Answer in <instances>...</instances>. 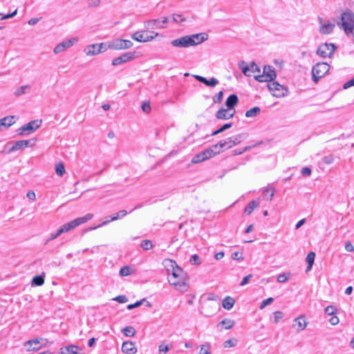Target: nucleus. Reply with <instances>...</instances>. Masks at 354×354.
Masks as SVG:
<instances>
[{
	"instance_id": "obj_1",
	"label": "nucleus",
	"mask_w": 354,
	"mask_h": 354,
	"mask_svg": "<svg viewBox=\"0 0 354 354\" xmlns=\"http://www.w3.org/2000/svg\"><path fill=\"white\" fill-rule=\"evenodd\" d=\"M164 265L167 271L169 283L177 290L182 292H186L188 289L187 273L173 260H165Z\"/></svg>"
},
{
	"instance_id": "obj_2",
	"label": "nucleus",
	"mask_w": 354,
	"mask_h": 354,
	"mask_svg": "<svg viewBox=\"0 0 354 354\" xmlns=\"http://www.w3.org/2000/svg\"><path fill=\"white\" fill-rule=\"evenodd\" d=\"M207 38V34L201 32L181 37L172 40L171 44L174 47L188 48L200 44L206 41Z\"/></svg>"
},
{
	"instance_id": "obj_3",
	"label": "nucleus",
	"mask_w": 354,
	"mask_h": 354,
	"mask_svg": "<svg viewBox=\"0 0 354 354\" xmlns=\"http://www.w3.org/2000/svg\"><path fill=\"white\" fill-rule=\"evenodd\" d=\"M93 214H87L82 217L77 218L68 223L64 224L57 230L56 232L50 234V236L48 241H52L57 238L62 234L69 232L70 230L75 228L78 225L83 224L87 222L88 221L91 220L93 218Z\"/></svg>"
},
{
	"instance_id": "obj_4",
	"label": "nucleus",
	"mask_w": 354,
	"mask_h": 354,
	"mask_svg": "<svg viewBox=\"0 0 354 354\" xmlns=\"http://www.w3.org/2000/svg\"><path fill=\"white\" fill-rule=\"evenodd\" d=\"M337 25L348 35L349 32L354 30V13L348 10L344 12L341 15V21L337 22Z\"/></svg>"
},
{
	"instance_id": "obj_5",
	"label": "nucleus",
	"mask_w": 354,
	"mask_h": 354,
	"mask_svg": "<svg viewBox=\"0 0 354 354\" xmlns=\"http://www.w3.org/2000/svg\"><path fill=\"white\" fill-rule=\"evenodd\" d=\"M330 70V65L326 62H319L313 66L312 79L315 83L324 77Z\"/></svg>"
},
{
	"instance_id": "obj_6",
	"label": "nucleus",
	"mask_w": 354,
	"mask_h": 354,
	"mask_svg": "<svg viewBox=\"0 0 354 354\" xmlns=\"http://www.w3.org/2000/svg\"><path fill=\"white\" fill-rule=\"evenodd\" d=\"M277 77L274 68L270 65L263 67V74L254 76V80L259 82H269Z\"/></svg>"
},
{
	"instance_id": "obj_7",
	"label": "nucleus",
	"mask_w": 354,
	"mask_h": 354,
	"mask_svg": "<svg viewBox=\"0 0 354 354\" xmlns=\"http://www.w3.org/2000/svg\"><path fill=\"white\" fill-rule=\"evenodd\" d=\"M268 88L274 97H281L287 95L288 89L277 82H269L268 84Z\"/></svg>"
},
{
	"instance_id": "obj_8",
	"label": "nucleus",
	"mask_w": 354,
	"mask_h": 354,
	"mask_svg": "<svg viewBox=\"0 0 354 354\" xmlns=\"http://www.w3.org/2000/svg\"><path fill=\"white\" fill-rule=\"evenodd\" d=\"M133 43L129 39H115L108 43V48L111 50H125L130 48Z\"/></svg>"
},
{
	"instance_id": "obj_9",
	"label": "nucleus",
	"mask_w": 354,
	"mask_h": 354,
	"mask_svg": "<svg viewBox=\"0 0 354 354\" xmlns=\"http://www.w3.org/2000/svg\"><path fill=\"white\" fill-rule=\"evenodd\" d=\"M41 124V120H35L29 122L17 129L19 136L28 135L34 132L39 128Z\"/></svg>"
},
{
	"instance_id": "obj_10",
	"label": "nucleus",
	"mask_w": 354,
	"mask_h": 354,
	"mask_svg": "<svg viewBox=\"0 0 354 354\" xmlns=\"http://www.w3.org/2000/svg\"><path fill=\"white\" fill-rule=\"evenodd\" d=\"M158 35V33H154L153 32H147L146 30L137 31L131 35V38L139 42H147L151 41L156 37Z\"/></svg>"
},
{
	"instance_id": "obj_11",
	"label": "nucleus",
	"mask_w": 354,
	"mask_h": 354,
	"mask_svg": "<svg viewBox=\"0 0 354 354\" xmlns=\"http://www.w3.org/2000/svg\"><path fill=\"white\" fill-rule=\"evenodd\" d=\"M336 46L332 43H324L319 46L317 50V54L322 58L331 57Z\"/></svg>"
},
{
	"instance_id": "obj_12",
	"label": "nucleus",
	"mask_w": 354,
	"mask_h": 354,
	"mask_svg": "<svg viewBox=\"0 0 354 354\" xmlns=\"http://www.w3.org/2000/svg\"><path fill=\"white\" fill-rule=\"evenodd\" d=\"M245 62L243 61H241L239 64V66L241 69L242 73L245 76L250 77L251 75L250 72L260 73L261 71L260 68L257 65V64L254 62H252L250 66H243Z\"/></svg>"
},
{
	"instance_id": "obj_13",
	"label": "nucleus",
	"mask_w": 354,
	"mask_h": 354,
	"mask_svg": "<svg viewBox=\"0 0 354 354\" xmlns=\"http://www.w3.org/2000/svg\"><path fill=\"white\" fill-rule=\"evenodd\" d=\"M135 58V52L124 53L120 56L114 58L112 60V65L115 66L120 64L128 62Z\"/></svg>"
},
{
	"instance_id": "obj_14",
	"label": "nucleus",
	"mask_w": 354,
	"mask_h": 354,
	"mask_svg": "<svg viewBox=\"0 0 354 354\" xmlns=\"http://www.w3.org/2000/svg\"><path fill=\"white\" fill-rule=\"evenodd\" d=\"M44 340L42 338H35L33 339H30L25 342L24 346L28 347V351H37L41 347L39 344L41 341Z\"/></svg>"
},
{
	"instance_id": "obj_15",
	"label": "nucleus",
	"mask_w": 354,
	"mask_h": 354,
	"mask_svg": "<svg viewBox=\"0 0 354 354\" xmlns=\"http://www.w3.org/2000/svg\"><path fill=\"white\" fill-rule=\"evenodd\" d=\"M127 214V212L126 210H124V209L120 210L118 212H117L116 214H115L114 215H113L112 216H111L110 220L104 221L101 224H100L98 226L91 227L90 230H94V229H96L97 227H100L109 224L111 221H115L118 219H121L123 217H124Z\"/></svg>"
},
{
	"instance_id": "obj_16",
	"label": "nucleus",
	"mask_w": 354,
	"mask_h": 354,
	"mask_svg": "<svg viewBox=\"0 0 354 354\" xmlns=\"http://www.w3.org/2000/svg\"><path fill=\"white\" fill-rule=\"evenodd\" d=\"M122 351L126 354H136L138 351L135 343L131 341H126L122 343Z\"/></svg>"
},
{
	"instance_id": "obj_17",
	"label": "nucleus",
	"mask_w": 354,
	"mask_h": 354,
	"mask_svg": "<svg viewBox=\"0 0 354 354\" xmlns=\"http://www.w3.org/2000/svg\"><path fill=\"white\" fill-rule=\"evenodd\" d=\"M232 139L231 137H229L225 140H221L218 143L216 144L218 147L219 151H223L225 149H231L234 145L232 142Z\"/></svg>"
},
{
	"instance_id": "obj_18",
	"label": "nucleus",
	"mask_w": 354,
	"mask_h": 354,
	"mask_svg": "<svg viewBox=\"0 0 354 354\" xmlns=\"http://www.w3.org/2000/svg\"><path fill=\"white\" fill-rule=\"evenodd\" d=\"M229 109H225L223 108L220 109L217 111L216 113V118L218 120H228L233 118L235 111L232 113H230Z\"/></svg>"
},
{
	"instance_id": "obj_19",
	"label": "nucleus",
	"mask_w": 354,
	"mask_h": 354,
	"mask_svg": "<svg viewBox=\"0 0 354 354\" xmlns=\"http://www.w3.org/2000/svg\"><path fill=\"white\" fill-rule=\"evenodd\" d=\"M31 140H18L14 143L12 147L9 149V152H12L15 151L19 150L21 149H24L28 147V146H32V145H30Z\"/></svg>"
},
{
	"instance_id": "obj_20",
	"label": "nucleus",
	"mask_w": 354,
	"mask_h": 354,
	"mask_svg": "<svg viewBox=\"0 0 354 354\" xmlns=\"http://www.w3.org/2000/svg\"><path fill=\"white\" fill-rule=\"evenodd\" d=\"M145 27L147 29H156V28H164L165 26L160 24V20L158 19H151L145 21Z\"/></svg>"
},
{
	"instance_id": "obj_21",
	"label": "nucleus",
	"mask_w": 354,
	"mask_h": 354,
	"mask_svg": "<svg viewBox=\"0 0 354 354\" xmlns=\"http://www.w3.org/2000/svg\"><path fill=\"white\" fill-rule=\"evenodd\" d=\"M202 153L204 156L205 159L207 160L208 158H212L214 155L219 153L220 151L218 149L217 145H214L209 149H207L204 150L203 151H202Z\"/></svg>"
},
{
	"instance_id": "obj_22",
	"label": "nucleus",
	"mask_w": 354,
	"mask_h": 354,
	"mask_svg": "<svg viewBox=\"0 0 354 354\" xmlns=\"http://www.w3.org/2000/svg\"><path fill=\"white\" fill-rule=\"evenodd\" d=\"M239 102V98L236 94L230 95L225 101V106L229 110L233 109Z\"/></svg>"
},
{
	"instance_id": "obj_23",
	"label": "nucleus",
	"mask_w": 354,
	"mask_h": 354,
	"mask_svg": "<svg viewBox=\"0 0 354 354\" xmlns=\"http://www.w3.org/2000/svg\"><path fill=\"white\" fill-rule=\"evenodd\" d=\"M335 26V25L333 23L322 24L319 26V32L324 35H328L333 31Z\"/></svg>"
},
{
	"instance_id": "obj_24",
	"label": "nucleus",
	"mask_w": 354,
	"mask_h": 354,
	"mask_svg": "<svg viewBox=\"0 0 354 354\" xmlns=\"http://www.w3.org/2000/svg\"><path fill=\"white\" fill-rule=\"evenodd\" d=\"M294 322L297 326V330L298 331L303 330L307 326L308 322L305 319V317L304 315H301L295 319Z\"/></svg>"
},
{
	"instance_id": "obj_25",
	"label": "nucleus",
	"mask_w": 354,
	"mask_h": 354,
	"mask_svg": "<svg viewBox=\"0 0 354 354\" xmlns=\"http://www.w3.org/2000/svg\"><path fill=\"white\" fill-rule=\"evenodd\" d=\"M44 273L40 275L35 276L32 278L31 281L32 286H40L44 283Z\"/></svg>"
},
{
	"instance_id": "obj_26",
	"label": "nucleus",
	"mask_w": 354,
	"mask_h": 354,
	"mask_svg": "<svg viewBox=\"0 0 354 354\" xmlns=\"http://www.w3.org/2000/svg\"><path fill=\"white\" fill-rule=\"evenodd\" d=\"M80 348L75 345H71L68 346H66L64 348H62L61 353L62 354H77L78 350Z\"/></svg>"
},
{
	"instance_id": "obj_27",
	"label": "nucleus",
	"mask_w": 354,
	"mask_h": 354,
	"mask_svg": "<svg viewBox=\"0 0 354 354\" xmlns=\"http://www.w3.org/2000/svg\"><path fill=\"white\" fill-rule=\"evenodd\" d=\"M234 303H235V300L232 297L227 296L223 300L222 304H223V307L225 309L230 310L234 306Z\"/></svg>"
},
{
	"instance_id": "obj_28",
	"label": "nucleus",
	"mask_w": 354,
	"mask_h": 354,
	"mask_svg": "<svg viewBox=\"0 0 354 354\" xmlns=\"http://www.w3.org/2000/svg\"><path fill=\"white\" fill-rule=\"evenodd\" d=\"M259 205V202L257 201H251L248 205L247 206L245 207V209H244V213L247 214H250L253 210L257 207Z\"/></svg>"
},
{
	"instance_id": "obj_29",
	"label": "nucleus",
	"mask_w": 354,
	"mask_h": 354,
	"mask_svg": "<svg viewBox=\"0 0 354 354\" xmlns=\"http://www.w3.org/2000/svg\"><path fill=\"white\" fill-rule=\"evenodd\" d=\"M315 258V253L314 252H310L306 257V261L308 263L307 268H306V272L310 271L312 269L313 265L314 263Z\"/></svg>"
},
{
	"instance_id": "obj_30",
	"label": "nucleus",
	"mask_w": 354,
	"mask_h": 354,
	"mask_svg": "<svg viewBox=\"0 0 354 354\" xmlns=\"http://www.w3.org/2000/svg\"><path fill=\"white\" fill-rule=\"evenodd\" d=\"M97 44L88 45L84 49V52L87 55L93 56L99 54V52L97 51Z\"/></svg>"
},
{
	"instance_id": "obj_31",
	"label": "nucleus",
	"mask_w": 354,
	"mask_h": 354,
	"mask_svg": "<svg viewBox=\"0 0 354 354\" xmlns=\"http://www.w3.org/2000/svg\"><path fill=\"white\" fill-rule=\"evenodd\" d=\"M261 111V109L258 106H254L245 112V116L247 118H253L257 116Z\"/></svg>"
},
{
	"instance_id": "obj_32",
	"label": "nucleus",
	"mask_w": 354,
	"mask_h": 354,
	"mask_svg": "<svg viewBox=\"0 0 354 354\" xmlns=\"http://www.w3.org/2000/svg\"><path fill=\"white\" fill-rule=\"evenodd\" d=\"M218 325L223 326L225 329H230L234 326V321L230 319H224L219 322Z\"/></svg>"
},
{
	"instance_id": "obj_33",
	"label": "nucleus",
	"mask_w": 354,
	"mask_h": 354,
	"mask_svg": "<svg viewBox=\"0 0 354 354\" xmlns=\"http://www.w3.org/2000/svg\"><path fill=\"white\" fill-rule=\"evenodd\" d=\"M232 139V142L234 145H236L242 142V140H245L247 138V135L245 133H239L233 136H231Z\"/></svg>"
},
{
	"instance_id": "obj_34",
	"label": "nucleus",
	"mask_w": 354,
	"mask_h": 354,
	"mask_svg": "<svg viewBox=\"0 0 354 354\" xmlns=\"http://www.w3.org/2000/svg\"><path fill=\"white\" fill-rule=\"evenodd\" d=\"M122 333L127 337H133L136 334V330L132 326H127L122 329Z\"/></svg>"
},
{
	"instance_id": "obj_35",
	"label": "nucleus",
	"mask_w": 354,
	"mask_h": 354,
	"mask_svg": "<svg viewBox=\"0 0 354 354\" xmlns=\"http://www.w3.org/2000/svg\"><path fill=\"white\" fill-rule=\"evenodd\" d=\"M30 85H24V86H21L19 87L18 88H17L14 93L16 96H20V95L26 93V90L30 89Z\"/></svg>"
},
{
	"instance_id": "obj_36",
	"label": "nucleus",
	"mask_w": 354,
	"mask_h": 354,
	"mask_svg": "<svg viewBox=\"0 0 354 354\" xmlns=\"http://www.w3.org/2000/svg\"><path fill=\"white\" fill-rule=\"evenodd\" d=\"M238 340L236 338H232L224 342V348L234 347L237 344Z\"/></svg>"
},
{
	"instance_id": "obj_37",
	"label": "nucleus",
	"mask_w": 354,
	"mask_h": 354,
	"mask_svg": "<svg viewBox=\"0 0 354 354\" xmlns=\"http://www.w3.org/2000/svg\"><path fill=\"white\" fill-rule=\"evenodd\" d=\"M232 124L230 122V123H226L225 124H223L221 127H220L218 129L214 131L212 135V136H216L218 133H221L222 132H223L224 131H225L226 129H230V127H232Z\"/></svg>"
},
{
	"instance_id": "obj_38",
	"label": "nucleus",
	"mask_w": 354,
	"mask_h": 354,
	"mask_svg": "<svg viewBox=\"0 0 354 354\" xmlns=\"http://www.w3.org/2000/svg\"><path fill=\"white\" fill-rule=\"evenodd\" d=\"M55 171H56V174L59 176H62L66 171L65 167H64V165H63V163L59 162L58 164H57L56 167H55Z\"/></svg>"
},
{
	"instance_id": "obj_39",
	"label": "nucleus",
	"mask_w": 354,
	"mask_h": 354,
	"mask_svg": "<svg viewBox=\"0 0 354 354\" xmlns=\"http://www.w3.org/2000/svg\"><path fill=\"white\" fill-rule=\"evenodd\" d=\"M205 160V159L204 158V156H203V153L201 152V153H198V154L195 155L193 157V158L192 160V162L196 164V163H199V162H201Z\"/></svg>"
},
{
	"instance_id": "obj_40",
	"label": "nucleus",
	"mask_w": 354,
	"mask_h": 354,
	"mask_svg": "<svg viewBox=\"0 0 354 354\" xmlns=\"http://www.w3.org/2000/svg\"><path fill=\"white\" fill-rule=\"evenodd\" d=\"M203 84L207 86L214 87L218 84V80L216 78L212 77L210 78V80L205 79Z\"/></svg>"
},
{
	"instance_id": "obj_41",
	"label": "nucleus",
	"mask_w": 354,
	"mask_h": 354,
	"mask_svg": "<svg viewBox=\"0 0 354 354\" xmlns=\"http://www.w3.org/2000/svg\"><path fill=\"white\" fill-rule=\"evenodd\" d=\"M263 194L265 197H267L268 201H271L274 195V189H266L263 190Z\"/></svg>"
},
{
	"instance_id": "obj_42",
	"label": "nucleus",
	"mask_w": 354,
	"mask_h": 354,
	"mask_svg": "<svg viewBox=\"0 0 354 354\" xmlns=\"http://www.w3.org/2000/svg\"><path fill=\"white\" fill-rule=\"evenodd\" d=\"M131 268L129 266H123L119 272V274L121 277H127L131 274Z\"/></svg>"
},
{
	"instance_id": "obj_43",
	"label": "nucleus",
	"mask_w": 354,
	"mask_h": 354,
	"mask_svg": "<svg viewBox=\"0 0 354 354\" xmlns=\"http://www.w3.org/2000/svg\"><path fill=\"white\" fill-rule=\"evenodd\" d=\"M141 248L145 250H149L152 248L153 243L150 240H144L140 244Z\"/></svg>"
},
{
	"instance_id": "obj_44",
	"label": "nucleus",
	"mask_w": 354,
	"mask_h": 354,
	"mask_svg": "<svg viewBox=\"0 0 354 354\" xmlns=\"http://www.w3.org/2000/svg\"><path fill=\"white\" fill-rule=\"evenodd\" d=\"M209 349H210V345L209 344H203L201 346V350H200L199 354H211Z\"/></svg>"
},
{
	"instance_id": "obj_45",
	"label": "nucleus",
	"mask_w": 354,
	"mask_h": 354,
	"mask_svg": "<svg viewBox=\"0 0 354 354\" xmlns=\"http://www.w3.org/2000/svg\"><path fill=\"white\" fill-rule=\"evenodd\" d=\"M75 41V39H67V40L63 41L60 44L63 46V48L65 50V49L72 46L73 45Z\"/></svg>"
},
{
	"instance_id": "obj_46",
	"label": "nucleus",
	"mask_w": 354,
	"mask_h": 354,
	"mask_svg": "<svg viewBox=\"0 0 354 354\" xmlns=\"http://www.w3.org/2000/svg\"><path fill=\"white\" fill-rule=\"evenodd\" d=\"M97 51L99 52V53H103L106 51L107 49H109V48H108V43L97 44Z\"/></svg>"
},
{
	"instance_id": "obj_47",
	"label": "nucleus",
	"mask_w": 354,
	"mask_h": 354,
	"mask_svg": "<svg viewBox=\"0 0 354 354\" xmlns=\"http://www.w3.org/2000/svg\"><path fill=\"white\" fill-rule=\"evenodd\" d=\"M145 301V299L135 302L134 304H129L127 308L128 310H131L135 308L140 306Z\"/></svg>"
},
{
	"instance_id": "obj_48",
	"label": "nucleus",
	"mask_w": 354,
	"mask_h": 354,
	"mask_svg": "<svg viewBox=\"0 0 354 354\" xmlns=\"http://www.w3.org/2000/svg\"><path fill=\"white\" fill-rule=\"evenodd\" d=\"M289 274H280L277 276V280L279 283H285L288 280Z\"/></svg>"
},
{
	"instance_id": "obj_49",
	"label": "nucleus",
	"mask_w": 354,
	"mask_h": 354,
	"mask_svg": "<svg viewBox=\"0 0 354 354\" xmlns=\"http://www.w3.org/2000/svg\"><path fill=\"white\" fill-rule=\"evenodd\" d=\"M223 97V92L222 91H219L216 95L213 97V102L214 103H220Z\"/></svg>"
},
{
	"instance_id": "obj_50",
	"label": "nucleus",
	"mask_w": 354,
	"mask_h": 354,
	"mask_svg": "<svg viewBox=\"0 0 354 354\" xmlns=\"http://www.w3.org/2000/svg\"><path fill=\"white\" fill-rule=\"evenodd\" d=\"M172 19L174 22L181 24L185 21V18L183 17L180 15L174 14Z\"/></svg>"
},
{
	"instance_id": "obj_51",
	"label": "nucleus",
	"mask_w": 354,
	"mask_h": 354,
	"mask_svg": "<svg viewBox=\"0 0 354 354\" xmlns=\"http://www.w3.org/2000/svg\"><path fill=\"white\" fill-rule=\"evenodd\" d=\"M190 262L193 265H199V264H201V261H200V258H199L198 255L196 254H193L191 257Z\"/></svg>"
},
{
	"instance_id": "obj_52",
	"label": "nucleus",
	"mask_w": 354,
	"mask_h": 354,
	"mask_svg": "<svg viewBox=\"0 0 354 354\" xmlns=\"http://www.w3.org/2000/svg\"><path fill=\"white\" fill-rule=\"evenodd\" d=\"M274 299L272 297H269L265 300H263L259 307L260 309L264 308L268 305L271 304L273 302Z\"/></svg>"
},
{
	"instance_id": "obj_53",
	"label": "nucleus",
	"mask_w": 354,
	"mask_h": 354,
	"mask_svg": "<svg viewBox=\"0 0 354 354\" xmlns=\"http://www.w3.org/2000/svg\"><path fill=\"white\" fill-rule=\"evenodd\" d=\"M322 160L323 162L325 163V164H327V165H330V164H332L334 161V157L333 155H328V156H324L323 158H322Z\"/></svg>"
},
{
	"instance_id": "obj_54",
	"label": "nucleus",
	"mask_w": 354,
	"mask_h": 354,
	"mask_svg": "<svg viewBox=\"0 0 354 354\" xmlns=\"http://www.w3.org/2000/svg\"><path fill=\"white\" fill-rule=\"evenodd\" d=\"M141 108L143 112L149 113L151 111L150 103L149 102H144Z\"/></svg>"
},
{
	"instance_id": "obj_55",
	"label": "nucleus",
	"mask_w": 354,
	"mask_h": 354,
	"mask_svg": "<svg viewBox=\"0 0 354 354\" xmlns=\"http://www.w3.org/2000/svg\"><path fill=\"white\" fill-rule=\"evenodd\" d=\"M113 300L117 301L120 304H124L128 301V299L124 295H119L113 299Z\"/></svg>"
},
{
	"instance_id": "obj_56",
	"label": "nucleus",
	"mask_w": 354,
	"mask_h": 354,
	"mask_svg": "<svg viewBox=\"0 0 354 354\" xmlns=\"http://www.w3.org/2000/svg\"><path fill=\"white\" fill-rule=\"evenodd\" d=\"M100 4V0H88V6L90 8L97 7Z\"/></svg>"
},
{
	"instance_id": "obj_57",
	"label": "nucleus",
	"mask_w": 354,
	"mask_h": 354,
	"mask_svg": "<svg viewBox=\"0 0 354 354\" xmlns=\"http://www.w3.org/2000/svg\"><path fill=\"white\" fill-rule=\"evenodd\" d=\"M301 174L303 176H310L311 174V169L308 167H303L301 170Z\"/></svg>"
},
{
	"instance_id": "obj_58",
	"label": "nucleus",
	"mask_w": 354,
	"mask_h": 354,
	"mask_svg": "<svg viewBox=\"0 0 354 354\" xmlns=\"http://www.w3.org/2000/svg\"><path fill=\"white\" fill-rule=\"evenodd\" d=\"M169 350L167 345L160 344L158 348L160 354H165Z\"/></svg>"
},
{
	"instance_id": "obj_59",
	"label": "nucleus",
	"mask_w": 354,
	"mask_h": 354,
	"mask_svg": "<svg viewBox=\"0 0 354 354\" xmlns=\"http://www.w3.org/2000/svg\"><path fill=\"white\" fill-rule=\"evenodd\" d=\"M324 312L328 315H333L335 314V308L333 306H328L325 308Z\"/></svg>"
},
{
	"instance_id": "obj_60",
	"label": "nucleus",
	"mask_w": 354,
	"mask_h": 354,
	"mask_svg": "<svg viewBox=\"0 0 354 354\" xmlns=\"http://www.w3.org/2000/svg\"><path fill=\"white\" fill-rule=\"evenodd\" d=\"M274 322L278 323L283 317V313L281 311H276L274 313Z\"/></svg>"
},
{
	"instance_id": "obj_61",
	"label": "nucleus",
	"mask_w": 354,
	"mask_h": 354,
	"mask_svg": "<svg viewBox=\"0 0 354 354\" xmlns=\"http://www.w3.org/2000/svg\"><path fill=\"white\" fill-rule=\"evenodd\" d=\"M250 149H251V147L248 146V147H245L243 149H235L233 151V154L234 155H240Z\"/></svg>"
},
{
	"instance_id": "obj_62",
	"label": "nucleus",
	"mask_w": 354,
	"mask_h": 354,
	"mask_svg": "<svg viewBox=\"0 0 354 354\" xmlns=\"http://www.w3.org/2000/svg\"><path fill=\"white\" fill-rule=\"evenodd\" d=\"M354 86V77L348 81H347L346 82H345L344 84H343V88L344 89H347L351 86Z\"/></svg>"
},
{
	"instance_id": "obj_63",
	"label": "nucleus",
	"mask_w": 354,
	"mask_h": 354,
	"mask_svg": "<svg viewBox=\"0 0 354 354\" xmlns=\"http://www.w3.org/2000/svg\"><path fill=\"white\" fill-rule=\"evenodd\" d=\"M252 277V275L250 274L244 277L240 283V286H243L246 285L247 283H248V282L250 281V280Z\"/></svg>"
},
{
	"instance_id": "obj_64",
	"label": "nucleus",
	"mask_w": 354,
	"mask_h": 354,
	"mask_svg": "<svg viewBox=\"0 0 354 354\" xmlns=\"http://www.w3.org/2000/svg\"><path fill=\"white\" fill-rule=\"evenodd\" d=\"M345 250L347 252H353L354 246L352 245V243L350 241H348L345 244Z\"/></svg>"
}]
</instances>
